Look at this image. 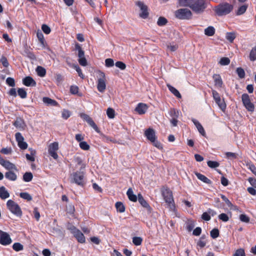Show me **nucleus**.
I'll list each match as a JSON object with an SVG mask.
<instances>
[{"label": "nucleus", "mask_w": 256, "mask_h": 256, "mask_svg": "<svg viewBox=\"0 0 256 256\" xmlns=\"http://www.w3.org/2000/svg\"><path fill=\"white\" fill-rule=\"evenodd\" d=\"M180 4L184 6L190 8L196 14L203 12L206 8L210 0H180Z\"/></svg>", "instance_id": "nucleus-1"}, {"label": "nucleus", "mask_w": 256, "mask_h": 256, "mask_svg": "<svg viewBox=\"0 0 256 256\" xmlns=\"http://www.w3.org/2000/svg\"><path fill=\"white\" fill-rule=\"evenodd\" d=\"M232 8V5L227 2H224L215 7L214 10L218 15L223 16L229 14Z\"/></svg>", "instance_id": "nucleus-2"}, {"label": "nucleus", "mask_w": 256, "mask_h": 256, "mask_svg": "<svg viewBox=\"0 0 256 256\" xmlns=\"http://www.w3.org/2000/svg\"><path fill=\"white\" fill-rule=\"evenodd\" d=\"M84 172L82 170L74 172L70 175V182L78 186H82L84 184Z\"/></svg>", "instance_id": "nucleus-3"}, {"label": "nucleus", "mask_w": 256, "mask_h": 256, "mask_svg": "<svg viewBox=\"0 0 256 256\" xmlns=\"http://www.w3.org/2000/svg\"><path fill=\"white\" fill-rule=\"evenodd\" d=\"M162 195L170 209L172 210H174L175 206L172 192L168 188H164L162 190Z\"/></svg>", "instance_id": "nucleus-4"}, {"label": "nucleus", "mask_w": 256, "mask_h": 256, "mask_svg": "<svg viewBox=\"0 0 256 256\" xmlns=\"http://www.w3.org/2000/svg\"><path fill=\"white\" fill-rule=\"evenodd\" d=\"M96 74L98 90L100 92H104L106 88V78L105 74L104 72L100 70L98 71Z\"/></svg>", "instance_id": "nucleus-5"}, {"label": "nucleus", "mask_w": 256, "mask_h": 256, "mask_svg": "<svg viewBox=\"0 0 256 256\" xmlns=\"http://www.w3.org/2000/svg\"><path fill=\"white\" fill-rule=\"evenodd\" d=\"M176 17L180 20H188L192 16L191 11L186 8H180L176 10L174 12Z\"/></svg>", "instance_id": "nucleus-6"}, {"label": "nucleus", "mask_w": 256, "mask_h": 256, "mask_svg": "<svg viewBox=\"0 0 256 256\" xmlns=\"http://www.w3.org/2000/svg\"><path fill=\"white\" fill-rule=\"evenodd\" d=\"M6 206L8 209L14 214L20 216L22 212L19 206L12 200H8L7 202Z\"/></svg>", "instance_id": "nucleus-7"}, {"label": "nucleus", "mask_w": 256, "mask_h": 256, "mask_svg": "<svg viewBox=\"0 0 256 256\" xmlns=\"http://www.w3.org/2000/svg\"><path fill=\"white\" fill-rule=\"evenodd\" d=\"M212 97L220 108L223 112L226 108V104L224 100L222 99L219 94L215 90H212Z\"/></svg>", "instance_id": "nucleus-8"}, {"label": "nucleus", "mask_w": 256, "mask_h": 256, "mask_svg": "<svg viewBox=\"0 0 256 256\" xmlns=\"http://www.w3.org/2000/svg\"><path fill=\"white\" fill-rule=\"evenodd\" d=\"M12 242V240L10 235L8 232L0 230V244L2 246H8Z\"/></svg>", "instance_id": "nucleus-9"}, {"label": "nucleus", "mask_w": 256, "mask_h": 256, "mask_svg": "<svg viewBox=\"0 0 256 256\" xmlns=\"http://www.w3.org/2000/svg\"><path fill=\"white\" fill-rule=\"evenodd\" d=\"M59 148L58 143V142H54L50 144L48 147V154L52 156L54 160L58 158V154H57V151Z\"/></svg>", "instance_id": "nucleus-10"}, {"label": "nucleus", "mask_w": 256, "mask_h": 256, "mask_svg": "<svg viewBox=\"0 0 256 256\" xmlns=\"http://www.w3.org/2000/svg\"><path fill=\"white\" fill-rule=\"evenodd\" d=\"M76 48L78 50V56L79 58L78 61L79 64L83 66H86L87 60L84 57V51L82 49L80 46L78 44L76 45Z\"/></svg>", "instance_id": "nucleus-11"}, {"label": "nucleus", "mask_w": 256, "mask_h": 256, "mask_svg": "<svg viewBox=\"0 0 256 256\" xmlns=\"http://www.w3.org/2000/svg\"><path fill=\"white\" fill-rule=\"evenodd\" d=\"M242 102L246 108L250 112L254 110V105L250 102L249 96L244 94L242 96Z\"/></svg>", "instance_id": "nucleus-12"}, {"label": "nucleus", "mask_w": 256, "mask_h": 256, "mask_svg": "<svg viewBox=\"0 0 256 256\" xmlns=\"http://www.w3.org/2000/svg\"><path fill=\"white\" fill-rule=\"evenodd\" d=\"M136 4L140 8V16L142 18H146L148 16V7L142 2L138 1L136 2Z\"/></svg>", "instance_id": "nucleus-13"}, {"label": "nucleus", "mask_w": 256, "mask_h": 256, "mask_svg": "<svg viewBox=\"0 0 256 256\" xmlns=\"http://www.w3.org/2000/svg\"><path fill=\"white\" fill-rule=\"evenodd\" d=\"M72 232L74 234V236L76 238L78 241L80 243L85 242L86 239L83 234L75 227H73L72 229Z\"/></svg>", "instance_id": "nucleus-14"}, {"label": "nucleus", "mask_w": 256, "mask_h": 256, "mask_svg": "<svg viewBox=\"0 0 256 256\" xmlns=\"http://www.w3.org/2000/svg\"><path fill=\"white\" fill-rule=\"evenodd\" d=\"M80 116L83 120H86L89 124V125L92 126L96 132H98V128L97 126L88 115L84 113H81L80 114Z\"/></svg>", "instance_id": "nucleus-15"}, {"label": "nucleus", "mask_w": 256, "mask_h": 256, "mask_svg": "<svg viewBox=\"0 0 256 256\" xmlns=\"http://www.w3.org/2000/svg\"><path fill=\"white\" fill-rule=\"evenodd\" d=\"M0 164L6 170L18 171L16 166L14 164L10 162V161L4 160L2 158H1L0 160Z\"/></svg>", "instance_id": "nucleus-16"}, {"label": "nucleus", "mask_w": 256, "mask_h": 256, "mask_svg": "<svg viewBox=\"0 0 256 256\" xmlns=\"http://www.w3.org/2000/svg\"><path fill=\"white\" fill-rule=\"evenodd\" d=\"M144 135L146 138L150 142L154 141L156 139V136L154 130L151 128H149L145 130Z\"/></svg>", "instance_id": "nucleus-17"}, {"label": "nucleus", "mask_w": 256, "mask_h": 256, "mask_svg": "<svg viewBox=\"0 0 256 256\" xmlns=\"http://www.w3.org/2000/svg\"><path fill=\"white\" fill-rule=\"evenodd\" d=\"M148 109L147 104L144 103H139L135 108V110L139 114H143L146 112Z\"/></svg>", "instance_id": "nucleus-18"}, {"label": "nucleus", "mask_w": 256, "mask_h": 256, "mask_svg": "<svg viewBox=\"0 0 256 256\" xmlns=\"http://www.w3.org/2000/svg\"><path fill=\"white\" fill-rule=\"evenodd\" d=\"M13 124L20 130H24L26 126L24 120L21 118H16Z\"/></svg>", "instance_id": "nucleus-19"}, {"label": "nucleus", "mask_w": 256, "mask_h": 256, "mask_svg": "<svg viewBox=\"0 0 256 256\" xmlns=\"http://www.w3.org/2000/svg\"><path fill=\"white\" fill-rule=\"evenodd\" d=\"M22 84L26 86H36V82L30 76H26L22 80Z\"/></svg>", "instance_id": "nucleus-20"}, {"label": "nucleus", "mask_w": 256, "mask_h": 256, "mask_svg": "<svg viewBox=\"0 0 256 256\" xmlns=\"http://www.w3.org/2000/svg\"><path fill=\"white\" fill-rule=\"evenodd\" d=\"M138 200L140 204L144 208H146L149 211H150L151 208L146 200L144 198L141 194H138Z\"/></svg>", "instance_id": "nucleus-21"}, {"label": "nucleus", "mask_w": 256, "mask_h": 256, "mask_svg": "<svg viewBox=\"0 0 256 256\" xmlns=\"http://www.w3.org/2000/svg\"><path fill=\"white\" fill-rule=\"evenodd\" d=\"M192 122H193L194 124L195 125V126L196 127L198 131L199 132L202 134L203 136H204L206 135V132L205 130L203 128V126H202V124L199 122L198 121L192 118Z\"/></svg>", "instance_id": "nucleus-22"}, {"label": "nucleus", "mask_w": 256, "mask_h": 256, "mask_svg": "<svg viewBox=\"0 0 256 256\" xmlns=\"http://www.w3.org/2000/svg\"><path fill=\"white\" fill-rule=\"evenodd\" d=\"M212 78L214 82V85L217 88H221L222 86L223 82L220 75L218 74H214Z\"/></svg>", "instance_id": "nucleus-23"}, {"label": "nucleus", "mask_w": 256, "mask_h": 256, "mask_svg": "<svg viewBox=\"0 0 256 256\" xmlns=\"http://www.w3.org/2000/svg\"><path fill=\"white\" fill-rule=\"evenodd\" d=\"M5 177L7 179L12 181H14L17 178L16 174L12 170H9L6 172Z\"/></svg>", "instance_id": "nucleus-24"}, {"label": "nucleus", "mask_w": 256, "mask_h": 256, "mask_svg": "<svg viewBox=\"0 0 256 256\" xmlns=\"http://www.w3.org/2000/svg\"><path fill=\"white\" fill-rule=\"evenodd\" d=\"M10 196V194L8 190H6V188L4 186H2L0 188V198L4 200L8 198Z\"/></svg>", "instance_id": "nucleus-25"}, {"label": "nucleus", "mask_w": 256, "mask_h": 256, "mask_svg": "<svg viewBox=\"0 0 256 256\" xmlns=\"http://www.w3.org/2000/svg\"><path fill=\"white\" fill-rule=\"evenodd\" d=\"M167 86L169 90L176 97L178 98H181L182 96L180 92L174 87L170 86V84H167Z\"/></svg>", "instance_id": "nucleus-26"}, {"label": "nucleus", "mask_w": 256, "mask_h": 256, "mask_svg": "<svg viewBox=\"0 0 256 256\" xmlns=\"http://www.w3.org/2000/svg\"><path fill=\"white\" fill-rule=\"evenodd\" d=\"M127 196L129 200L132 202H135L137 200V197L136 195L134 194L132 188L128 189L126 192Z\"/></svg>", "instance_id": "nucleus-27"}, {"label": "nucleus", "mask_w": 256, "mask_h": 256, "mask_svg": "<svg viewBox=\"0 0 256 256\" xmlns=\"http://www.w3.org/2000/svg\"><path fill=\"white\" fill-rule=\"evenodd\" d=\"M42 101L44 104H46L48 105L56 106L58 104V102L56 100L48 97L43 98Z\"/></svg>", "instance_id": "nucleus-28"}, {"label": "nucleus", "mask_w": 256, "mask_h": 256, "mask_svg": "<svg viewBox=\"0 0 256 256\" xmlns=\"http://www.w3.org/2000/svg\"><path fill=\"white\" fill-rule=\"evenodd\" d=\"M74 160L77 163L78 165L80 166V170H84L86 166V164L83 162L82 158L79 156H76L74 158Z\"/></svg>", "instance_id": "nucleus-29"}, {"label": "nucleus", "mask_w": 256, "mask_h": 256, "mask_svg": "<svg viewBox=\"0 0 256 256\" xmlns=\"http://www.w3.org/2000/svg\"><path fill=\"white\" fill-rule=\"evenodd\" d=\"M38 75L40 77H44L46 74V70L44 68L41 66H38L36 68Z\"/></svg>", "instance_id": "nucleus-30"}, {"label": "nucleus", "mask_w": 256, "mask_h": 256, "mask_svg": "<svg viewBox=\"0 0 256 256\" xmlns=\"http://www.w3.org/2000/svg\"><path fill=\"white\" fill-rule=\"evenodd\" d=\"M196 174L197 178L202 182L206 184H210L211 182L210 180L207 178L206 176H205L204 175L200 174V173H196Z\"/></svg>", "instance_id": "nucleus-31"}, {"label": "nucleus", "mask_w": 256, "mask_h": 256, "mask_svg": "<svg viewBox=\"0 0 256 256\" xmlns=\"http://www.w3.org/2000/svg\"><path fill=\"white\" fill-rule=\"evenodd\" d=\"M249 58L250 61L254 62L256 60V46L251 50Z\"/></svg>", "instance_id": "nucleus-32"}, {"label": "nucleus", "mask_w": 256, "mask_h": 256, "mask_svg": "<svg viewBox=\"0 0 256 256\" xmlns=\"http://www.w3.org/2000/svg\"><path fill=\"white\" fill-rule=\"evenodd\" d=\"M215 30L212 26H208L204 30V34L208 36H212L214 34Z\"/></svg>", "instance_id": "nucleus-33"}, {"label": "nucleus", "mask_w": 256, "mask_h": 256, "mask_svg": "<svg viewBox=\"0 0 256 256\" xmlns=\"http://www.w3.org/2000/svg\"><path fill=\"white\" fill-rule=\"evenodd\" d=\"M230 63V60L227 57H223L221 58L218 62V64L220 66H227Z\"/></svg>", "instance_id": "nucleus-34"}, {"label": "nucleus", "mask_w": 256, "mask_h": 256, "mask_svg": "<svg viewBox=\"0 0 256 256\" xmlns=\"http://www.w3.org/2000/svg\"><path fill=\"white\" fill-rule=\"evenodd\" d=\"M33 178L32 174L31 172H26L23 176V180L24 182H29L32 180Z\"/></svg>", "instance_id": "nucleus-35"}, {"label": "nucleus", "mask_w": 256, "mask_h": 256, "mask_svg": "<svg viewBox=\"0 0 256 256\" xmlns=\"http://www.w3.org/2000/svg\"><path fill=\"white\" fill-rule=\"evenodd\" d=\"M18 96L22 98H25L27 96L26 92L24 88H20L18 90Z\"/></svg>", "instance_id": "nucleus-36"}, {"label": "nucleus", "mask_w": 256, "mask_h": 256, "mask_svg": "<svg viewBox=\"0 0 256 256\" xmlns=\"http://www.w3.org/2000/svg\"><path fill=\"white\" fill-rule=\"evenodd\" d=\"M116 210L120 212H124L125 210V208L121 202H117L116 204Z\"/></svg>", "instance_id": "nucleus-37"}, {"label": "nucleus", "mask_w": 256, "mask_h": 256, "mask_svg": "<svg viewBox=\"0 0 256 256\" xmlns=\"http://www.w3.org/2000/svg\"><path fill=\"white\" fill-rule=\"evenodd\" d=\"M12 248L16 252H19L23 250L24 246L21 244L16 242L14 244Z\"/></svg>", "instance_id": "nucleus-38"}, {"label": "nucleus", "mask_w": 256, "mask_h": 256, "mask_svg": "<svg viewBox=\"0 0 256 256\" xmlns=\"http://www.w3.org/2000/svg\"><path fill=\"white\" fill-rule=\"evenodd\" d=\"M71 116V112L68 110L64 109L62 112V117L64 119H68Z\"/></svg>", "instance_id": "nucleus-39"}, {"label": "nucleus", "mask_w": 256, "mask_h": 256, "mask_svg": "<svg viewBox=\"0 0 256 256\" xmlns=\"http://www.w3.org/2000/svg\"><path fill=\"white\" fill-rule=\"evenodd\" d=\"M169 114L172 118H178L180 112L176 109H172L170 110Z\"/></svg>", "instance_id": "nucleus-40"}, {"label": "nucleus", "mask_w": 256, "mask_h": 256, "mask_svg": "<svg viewBox=\"0 0 256 256\" xmlns=\"http://www.w3.org/2000/svg\"><path fill=\"white\" fill-rule=\"evenodd\" d=\"M142 239L139 236H135L132 238V242L135 246H140L142 244Z\"/></svg>", "instance_id": "nucleus-41"}, {"label": "nucleus", "mask_w": 256, "mask_h": 256, "mask_svg": "<svg viewBox=\"0 0 256 256\" xmlns=\"http://www.w3.org/2000/svg\"><path fill=\"white\" fill-rule=\"evenodd\" d=\"M106 114L108 118H114L115 116V112L112 108H109L107 109Z\"/></svg>", "instance_id": "nucleus-42"}, {"label": "nucleus", "mask_w": 256, "mask_h": 256, "mask_svg": "<svg viewBox=\"0 0 256 256\" xmlns=\"http://www.w3.org/2000/svg\"><path fill=\"white\" fill-rule=\"evenodd\" d=\"M20 196L22 198L28 201H30L32 200V196L28 192H21L20 194Z\"/></svg>", "instance_id": "nucleus-43"}, {"label": "nucleus", "mask_w": 256, "mask_h": 256, "mask_svg": "<svg viewBox=\"0 0 256 256\" xmlns=\"http://www.w3.org/2000/svg\"><path fill=\"white\" fill-rule=\"evenodd\" d=\"M247 8H248V6L246 4L242 6H240L238 8V9L236 12V14L238 15H241V14H244L245 12L246 11Z\"/></svg>", "instance_id": "nucleus-44"}, {"label": "nucleus", "mask_w": 256, "mask_h": 256, "mask_svg": "<svg viewBox=\"0 0 256 256\" xmlns=\"http://www.w3.org/2000/svg\"><path fill=\"white\" fill-rule=\"evenodd\" d=\"M29 150H31V155L26 154V158L30 161L34 162V155L35 154L36 151L32 150V148H30Z\"/></svg>", "instance_id": "nucleus-45"}, {"label": "nucleus", "mask_w": 256, "mask_h": 256, "mask_svg": "<svg viewBox=\"0 0 256 256\" xmlns=\"http://www.w3.org/2000/svg\"><path fill=\"white\" fill-rule=\"evenodd\" d=\"M36 36H37L38 38V40L41 43V44L42 45H44V36L42 33L40 31L38 30L37 32Z\"/></svg>", "instance_id": "nucleus-46"}, {"label": "nucleus", "mask_w": 256, "mask_h": 256, "mask_svg": "<svg viewBox=\"0 0 256 256\" xmlns=\"http://www.w3.org/2000/svg\"><path fill=\"white\" fill-rule=\"evenodd\" d=\"M235 38L236 34L234 33L228 32L226 34V38L230 42H232Z\"/></svg>", "instance_id": "nucleus-47"}, {"label": "nucleus", "mask_w": 256, "mask_h": 256, "mask_svg": "<svg viewBox=\"0 0 256 256\" xmlns=\"http://www.w3.org/2000/svg\"><path fill=\"white\" fill-rule=\"evenodd\" d=\"M79 145L80 148L84 150H88L90 148V146L86 142H80Z\"/></svg>", "instance_id": "nucleus-48"}, {"label": "nucleus", "mask_w": 256, "mask_h": 256, "mask_svg": "<svg viewBox=\"0 0 256 256\" xmlns=\"http://www.w3.org/2000/svg\"><path fill=\"white\" fill-rule=\"evenodd\" d=\"M226 158L229 159H236L237 158L238 154L234 152H226L225 153Z\"/></svg>", "instance_id": "nucleus-49"}, {"label": "nucleus", "mask_w": 256, "mask_h": 256, "mask_svg": "<svg viewBox=\"0 0 256 256\" xmlns=\"http://www.w3.org/2000/svg\"><path fill=\"white\" fill-rule=\"evenodd\" d=\"M208 166L211 168H216L220 166L218 162L216 161L209 160L207 162Z\"/></svg>", "instance_id": "nucleus-50"}, {"label": "nucleus", "mask_w": 256, "mask_h": 256, "mask_svg": "<svg viewBox=\"0 0 256 256\" xmlns=\"http://www.w3.org/2000/svg\"><path fill=\"white\" fill-rule=\"evenodd\" d=\"M167 20L164 17H160L157 22V24L159 26H163L167 23Z\"/></svg>", "instance_id": "nucleus-51"}, {"label": "nucleus", "mask_w": 256, "mask_h": 256, "mask_svg": "<svg viewBox=\"0 0 256 256\" xmlns=\"http://www.w3.org/2000/svg\"><path fill=\"white\" fill-rule=\"evenodd\" d=\"M236 73L240 78H244L245 76V72L242 68H237Z\"/></svg>", "instance_id": "nucleus-52"}, {"label": "nucleus", "mask_w": 256, "mask_h": 256, "mask_svg": "<svg viewBox=\"0 0 256 256\" xmlns=\"http://www.w3.org/2000/svg\"><path fill=\"white\" fill-rule=\"evenodd\" d=\"M221 198L226 202L228 207H230V208H232V206H234L233 204L225 196L222 194Z\"/></svg>", "instance_id": "nucleus-53"}, {"label": "nucleus", "mask_w": 256, "mask_h": 256, "mask_svg": "<svg viewBox=\"0 0 256 256\" xmlns=\"http://www.w3.org/2000/svg\"><path fill=\"white\" fill-rule=\"evenodd\" d=\"M219 236V231L217 228H214L210 231V236L213 238H216Z\"/></svg>", "instance_id": "nucleus-54"}, {"label": "nucleus", "mask_w": 256, "mask_h": 256, "mask_svg": "<svg viewBox=\"0 0 256 256\" xmlns=\"http://www.w3.org/2000/svg\"><path fill=\"white\" fill-rule=\"evenodd\" d=\"M240 221L248 223L250 222V218L245 214H242L240 216Z\"/></svg>", "instance_id": "nucleus-55"}, {"label": "nucleus", "mask_w": 256, "mask_h": 256, "mask_svg": "<svg viewBox=\"0 0 256 256\" xmlns=\"http://www.w3.org/2000/svg\"><path fill=\"white\" fill-rule=\"evenodd\" d=\"M0 61L4 66L7 68L9 66V63L8 61V60L5 56H2L0 59Z\"/></svg>", "instance_id": "nucleus-56"}, {"label": "nucleus", "mask_w": 256, "mask_h": 256, "mask_svg": "<svg viewBox=\"0 0 256 256\" xmlns=\"http://www.w3.org/2000/svg\"><path fill=\"white\" fill-rule=\"evenodd\" d=\"M218 218L224 222H226L229 220L228 216L224 213L220 214L218 216Z\"/></svg>", "instance_id": "nucleus-57"}, {"label": "nucleus", "mask_w": 256, "mask_h": 256, "mask_svg": "<svg viewBox=\"0 0 256 256\" xmlns=\"http://www.w3.org/2000/svg\"><path fill=\"white\" fill-rule=\"evenodd\" d=\"M233 256H245V252L242 248L237 250Z\"/></svg>", "instance_id": "nucleus-58"}, {"label": "nucleus", "mask_w": 256, "mask_h": 256, "mask_svg": "<svg viewBox=\"0 0 256 256\" xmlns=\"http://www.w3.org/2000/svg\"><path fill=\"white\" fill-rule=\"evenodd\" d=\"M6 83L10 86H15L14 80L10 77H8L6 78Z\"/></svg>", "instance_id": "nucleus-59"}, {"label": "nucleus", "mask_w": 256, "mask_h": 256, "mask_svg": "<svg viewBox=\"0 0 256 256\" xmlns=\"http://www.w3.org/2000/svg\"><path fill=\"white\" fill-rule=\"evenodd\" d=\"M248 168L256 176V167L252 164H246Z\"/></svg>", "instance_id": "nucleus-60"}, {"label": "nucleus", "mask_w": 256, "mask_h": 256, "mask_svg": "<svg viewBox=\"0 0 256 256\" xmlns=\"http://www.w3.org/2000/svg\"><path fill=\"white\" fill-rule=\"evenodd\" d=\"M42 29L44 33L46 34H49L50 32V28L46 24H42Z\"/></svg>", "instance_id": "nucleus-61"}, {"label": "nucleus", "mask_w": 256, "mask_h": 256, "mask_svg": "<svg viewBox=\"0 0 256 256\" xmlns=\"http://www.w3.org/2000/svg\"><path fill=\"white\" fill-rule=\"evenodd\" d=\"M15 137L18 144L24 140L23 136L20 132H16L15 134Z\"/></svg>", "instance_id": "nucleus-62"}, {"label": "nucleus", "mask_w": 256, "mask_h": 256, "mask_svg": "<svg viewBox=\"0 0 256 256\" xmlns=\"http://www.w3.org/2000/svg\"><path fill=\"white\" fill-rule=\"evenodd\" d=\"M106 66L107 67H111L114 65V62L112 58H107L105 60Z\"/></svg>", "instance_id": "nucleus-63"}, {"label": "nucleus", "mask_w": 256, "mask_h": 256, "mask_svg": "<svg viewBox=\"0 0 256 256\" xmlns=\"http://www.w3.org/2000/svg\"><path fill=\"white\" fill-rule=\"evenodd\" d=\"M18 144L19 148L22 150H25L28 148V144L24 140L18 143Z\"/></svg>", "instance_id": "nucleus-64"}]
</instances>
